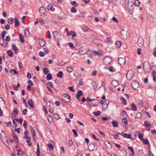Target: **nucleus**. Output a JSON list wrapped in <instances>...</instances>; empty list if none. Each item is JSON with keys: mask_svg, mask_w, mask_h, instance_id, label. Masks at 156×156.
<instances>
[{"mask_svg": "<svg viewBox=\"0 0 156 156\" xmlns=\"http://www.w3.org/2000/svg\"><path fill=\"white\" fill-rule=\"evenodd\" d=\"M119 37L123 39H126L129 37V33L126 30H121L119 32Z\"/></svg>", "mask_w": 156, "mask_h": 156, "instance_id": "nucleus-1", "label": "nucleus"}, {"mask_svg": "<svg viewBox=\"0 0 156 156\" xmlns=\"http://www.w3.org/2000/svg\"><path fill=\"white\" fill-rule=\"evenodd\" d=\"M62 102L67 103L69 102L71 100L70 97L67 94H63L61 96Z\"/></svg>", "mask_w": 156, "mask_h": 156, "instance_id": "nucleus-2", "label": "nucleus"}, {"mask_svg": "<svg viewBox=\"0 0 156 156\" xmlns=\"http://www.w3.org/2000/svg\"><path fill=\"white\" fill-rule=\"evenodd\" d=\"M88 51L90 52V50L87 47L84 46L81 47L79 50V52L81 55L88 54Z\"/></svg>", "mask_w": 156, "mask_h": 156, "instance_id": "nucleus-3", "label": "nucleus"}, {"mask_svg": "<svg viewBox=\"0 0 156 156\" xmlns=\"http://www.w3.org/2000/svg\"><path fill=\"white\" fill-rule=\"evenodd\" d=\"M134 76V72L131 70L128 71L126 74V77L127 79L129 80H131Z\"/></svg>", "mask_w": 156, "mask_h": 156, "instance_id": "nucleus-4", "label": "nucleus"}, {"mask_svg": "<svg viewBox=\"0 0 156 156\" xmlns=\"http://www.w3.org/2000/svg\"><path fill=\"white\" fill-rule=\"evenodd\" d=\"M40 14L41 16H46V9L43 6H41L40 8L39 9Z\"/></svg>", "mask_w": 156, "mask_h": 156, "instance_id": "nucleus-5", "label": "nucleus"}, {"mask_svg": "<svg viewBox=\"0 0 156 156\" xmlns=\"http://www.w3.org/2000/svg\"><path fill=\"white\" fill-rule=\"evenodd\" d=\"M123 136L125 138L131 139L132 140L135 139L136 137V136L135 134L133 135L132 136V135L130 134H128L127 133H124Z\"/></svg>", "mask_w": 156, "mask_h": 156, "instance_id": "nucleus-6", "label": "nucleus"}, {"mask_svg": "<svg viewBox=\"0 0 156 156\" xmlns=\"http://www.w3.org/2000/svg\"><path fill=\"white\" fill-rule=\"evenodd\" d=\"M111 62V59L108 57H105L103 61V63L106 65L110 64Z\"/></svg>", "mask_w": 156, "mask_h": 156, "instance_id": "nucleus-7", "label": "nucleus"}, {"mask_svg": "<svg viewBox=\"0 0 156 156\" xmlns=\"http://www.w3.org/2000/svg\"><path fill=\"white\" fill-rule=\"evenodd\" d=\"M131 86L133 89L136 90L139 87V83L136 81H133L131 83Z\"/></svg>", "mask_w": 156, "mask_h": 156, "instance_id": "nucleus-8", "label": "nucleus"}, {"mask_svg": "<svg viewBox=\"0 0 156 156\" xmlns=\"http://www.w3.org/2000/svg\"><path fill=\"white\" fill-rule=\"evenodd\" d=\"M133 6L132 4H128V9L130 14H132L134 12Z\"/></svg>", "mask_w": 156, "mask_h": 156, "instance_id": "nucleus-9", "label": "nucleus"}, {"mask_svg": "<svg viewBox=\"0 0 156 156\" xmlns=\"http://www.w3.org/2000/svg\"><path fill=\"white\" fill-rule=\"evenodd\" d=\"M86 99L87 100H88V101H94L95 102V104H94L93 105V106H94L97 105L99 103L98 100L97 99H91L90 98L87 97L86 98Z\"/></svg>", "mask_w": 156, "mask_h": 156, "instance_id": "nucleus-10", "label": "nucleus"}, {"mask_svg": "<svg viewBox=\"0 0 156 156\" xmlns=\"http://www.w3.org/2000/svg\"><path fill=\"white\" fill-rule=\"evenodd\" d=\"M150 64L148 62H145L143 63V67L144 70H147L149 68Z\"/></svg>", "mask_w": 156, "mask_h": 156, "instance_id": "nucleus-11", "label": "nucleus"}, {"mask_svg": "<svg viewBox=\"0 0 156 156\" xmlns=\"http://www.w3.org/2000/svg\"><path fill=\"white\" fill-rule=\"evenodd\" d=\"M137 43L139 47L142 46L144 44V41L143 39L141 38H139L137 40Z\"/></svg>", "mask_w": 156, "mask_h": 156, "instance_id": "nucleus-12", "label": "nucleus"}, {"mask_svg": "<svg viewBox=\"0 0 156 156\" xmlns=\"http://www.w3.org/2000/svg\"><path fill=\"white\" fill-rule=\"evenodd\" d=\"M118 62L121 65H123L125 63V59L124 58H119L118 59Z\"/></svg>", "mask_w": 156, "mask_h": 156, "instance_id": "nucleus-13", "label": "nucleus"}, {"mask_svg": "<svg viewBox=\"0 0 156 156\" xmlns=\"http://www.w3.org/2000/svg\"><path fill=\"white\" fill-rule=\"evenodd\" d=\"M37 39H38L39 40V44L41 46L43 47L44 45L45 44V42L44 39L39 38H37Z\"/></svg>", "mask_w": 156, "mask_h": 156, "instance_id": "nucleus-14", "label": "nucleus"}, {"mask_svg": "<svg viewBox=\"0 0 156 156\" xmlns=\"http://www.w3.org/2000/svg\"><path fill=\"white\" fill-rule=\"evenodd\" d=\"M95 148V145L93 143H90L88 147V149L90 151H93Z\"/></svg>", "mask_w": 156, "mask_h": 156, "instance_id": "nucleus-15", "label": "nucleus"}, {"mask_svg": "<svg viewBox=\"0 0 156 156\" xmlns=\"http://www.w3.org/2000/svg\"><path fill=\"white\" fill-rule=\"evenodd\" d=\"M93 41H94V43L97 46H99L101 45V41L100 40H97L94 39V40L93 39H92Z\"/></svg>", "mask_w": 156, "mask_h": 156, "instance_id": "nucleus-16", "label": "nucleus"}, {"mask_svg": "<svg viewBox=\"0 0 156 156\" xmlns=\"http://www.w3.org/2000/svg\"><path fill=\"white\" fill-rule=\"evenodd\" d=\"M105 144L108 148L109 149L112 147V145L108 141H105Z\"/></svg>", "mask_w": 156, "mask_h": 156, "instance_id": "nucleus-17", "label": "nucleus"}, {"mask_svg": "<svg viewBox=\"0 0 156 156\" xmlns=\"http://www.w3.org/2000/svg\"><path fill=\"white\" fill-rule=\"evenodd\" d=\"M47 9L48 10H50L51 11H55V9L53 7L52 5H47Z\"/></svg>", "mask_w": 156, "mask_h": 156, "instance_id": "nucleus-18", "label": "nucleus"}, {"mask_svg": "<svg viewBox=\"0 0 156 156\" xmlns=\"http://www.w3.org/2000/svg\"><path fill=\"white\" fill-rule=\"evenodd\" d=\"M25 136L24 138L27 140L30 139V137L28 136V131L26 130L24 132Z\"/></svg>", "mask_w": 156, "mask_h": 156, "instance_id": "nucleus-19", "label": "nucleus"}, {"mask_svg": "<svg viewBox=\"0 0 156 156\" xmlns=\"http://www.w3.org/2000/svg\"><path fill=\"white\" fill-rule=\"evenodd\" d=\"M111 138L112 140H115L117 139V133L111 135Z\"/></svg>", "mask_w": 156, "mask_h": 156, "instance_id": "nucleus-20", "label": "nucleus"}, {"mask_svg": "<svg viewBox=\"0 0 156 156\" xmlns=\"http://www.w3.org/2000/svg\"><path fill=\"white\" fill-rule=\"evenodd\" d=\"M28 104L30 107H31L32 108H34V107L33 105V101L32 100L30 99V100L28 101Z\"/></svg>", "mask_w": 156, "mask_h": 156, "instance_id": "nucleus-21", "label": "nucleus"}, {"mask_svg": "<svg viewBox=\"0 0 156 156\" xmlns=\"http://www.w3.org/2000/svg\"><path fill=\"white\" fill-rule=\"evenodd\" d=\"M112 85L115 87L117 86V81L115 80H113L112 82Z\"/></svg>", "mask_w": 156, "mask_h": 156, "instance_id": "nucleus-22", "label": "nucleus"}, {"mask_svg": "<svg viewBox=\"0 0 156 156\" xmlns=\"http://www.w3.org/2000/svg\"><path fill=\"white\" fill-rule=\"evenodd\" d=\"M131 109L133 111H136L137 110L136 105L134 104H132L131 105Z\"/></svg>", "mask_w": 156, "mask_h": 156, "instance_id": "nucleus-23", "label": "nucleus"}, {"mask_svg": "<svg viewBox=\"0 0 156 156\" xmlns=\"http://www.w3.org/2000/svg\"><path fill=\"white\" fill-rule=\"evenodd\" d=\"M70 34L72 36L73 38V37H75L76 36V34L73 30H72L70 31Z\"/></svg>", "mask_w": 156, "mask_h": 156, "instance_id": "nucleus-24", "label": "nucleus"}, {"mask_svg": "<svg viewBox=\"0 0 156 156\" xmlns=\"http://www.w3.org/2000/svg\"><path fill=\"white\" fill-rule=\"evenodd\" d=\"M8 55L10 57H12L13 55V53L11 50H9L7 51Z\"/></svg>", "mask_w": 156, "mask_h": 156, "instance_id": "nucleus-25", "label": "nucleus"}, {"mask_svg": "<svg viewBox=\"0 0 156 156\" xmlns=\"http://www.w3.org/2000/svg\"><path fill=\"white\" fill-rule=\"evenodd\" d=\"M20 38L19 40L21 41V43H23L24 42V41L23 39V37H22V35L21 33L19 34Z\"/></svg>", "mask_w": 156, "mask_h": 156, "instance_id": "nucleus-26", "label": "nucleus"}, {"mask_svg": "<svg viewBox=\"0 0 156 156\" xmlns=\"http://www.w3.org/2000/svg\"><path fill=\"white\" fill-rule=\"evenodd\" d=\"M144 123L145 124V126L146 127H149L151 126L150 122L148 121H145L144 122Z\"/></svg>", "mask_w": 156, "mask_h": 156, "instance_id": "nucleus-27", "label": "nucleus"}, {"mask_svg": "<svg viewBox=\"0 0 156 156\" xmlns=\"http://www.w3.org/2000/svg\"><path fill=\"white\" fill-rule=\"evenodd\" d=\"M12 47L15 52L17 53L18 50V48L16 47V45L14 44L12 45Z\"/></svg>", "mask_w": 156, "mask_h": 156, "instance_id": "nucleus-28", "label": "nucleus"}, {"mask_svg": "<svg viewBox=\"0 0 156 156\" xmlns=\"http://www.w3.org/2000/svg\"><path fill=\"white\" fill-rule=\"evenodd\" d=\"M8 22L9 24H12L14 22V20L12 18H9L8 20Z\"/></svg>", "mask_w": 156, "mask_h": 156, "instance_id": "nucleus-29", "label": "nucleus"}, {"mask_svg": "<svg viewBox=\"0 0 156 156\" xmlns=\"http://www.w3.org/2000/svg\"><path fill=\"white\" fill-rule=\"evenodd\" d=\"M13 137L14 140L16 142V143L18 142V138L17 136L15 134L13 135Z\"/></svg>", "mask_w": 156, "mask_h": 156, "instance_id": "nucleus-30", "label": "nucleus"}, {"mask_svg": "<svg viewBox=\"0 0 156 156\" xmlns=\"http://www.w3.org/2000/svg\"><path fill=\"white\" fill-rule=\"evenodd\" d=\"M63 75V72L62 71H59L58 72L57 74V76L58 77H59L61 78H62V76Z\"/></svg>", "mask_w": 156, "mask_h": 156, "instance_id": "nucleus-31", "label": "nucleus"}, {"mask_svg": "<svg viewBox=\"0 0 156 156\" xmlns=\"http://www.w3.org/2000/svg\"><path fill=\"white\" fill-rule=\"evenodd\" d=\"M24 33L25 35L26 36H28L30 35V33L29 32V29L28 28H26V29H25L24 31Z\"/></svg>", "mask_w": 156, "mask_h": 156, "instance_id": "nucleus-32", "label": "nucleus"}, {"mask_svg": "<svg viewBox=\"0 0 156 156\" xmlns=\"http://www.w3.org/2000/svg\"><path fill=\"white\" fill-rule=\"evenodd\" d=\"M43 72L44 74L47 75L49 72V70L47 68H44L43 69Z\"/></svg>", "mask_w": 156, "mask_h": 156, "instance_id": "nucleus-33", "label": "nucleus"}, {"mask_svg": "<svg viewBox=\"0 0 156 156\" xmlns=\"http://www.w3.org/2000/svg\"><path fill=\"white\" fill-rule=\"evenodd\" d=\"M120 99L122 101H123V103L125 105H127V101H126V99L125 98H124L123 97H122Z\"/></svg>", "mask_w": 156, "mask_h": 156, "instance_id": "nucleus-34", "label": "nucleus"}, {"mask_svg": "<svg viewBox=\"0 0 156 156\" xmlns=\"http://www.w3.org/2000/svg\"><path fill=\"white\" fill-rule=\"evenodd\" d=\"M6 31H2L1 33L2 37L3 40H5V39L4 38L6 34Z\"/></svg>", "mask_w": 156, "mask_h": 156, "instance_id": "nucleus-35", "label": "nucleus"}, {"mask_svg": "<svg viewBox=\"0 0 156 156\" xmlns=\"http://www.w3.org/2000/svg\"><path fill=\"white\" fill-rule=\"evenodd\" d=\"M122 122L125 125L127 124V120L126 118H123L122 119Z\"/></svg>", "mask_w": 156, "mask_h": 156, "instance_id": "nucleus-36", "label": "nucleus"}, {"mask_svg": "<svg viewBox=\"0 0 156 156\" xmlns=\"http://www.w3.org/2000/svg\"><path fill=\"white\" fill-rule=\"evenodd\" d=\"M14 120H16L17 122H19L21 124H22L23 119L22 118L20 119H17L15 118L14 119Z\"/></svg>", "mask_w": 156, "mask_h": 156, "instance_id": "nucleus-37", "label": "nucleus"}, {"mask_svg": "<svg viewBox=\"0 0 156 156\" xmlns=\"http://www.w3.org/2000/svg\"><path fill=\"white\" fill-rule=\"evenodd\" d=\"M70 11L72 13H75L77 12V10L75 7H73L71 8Z\"/></svg>", "mask_w": 156, "mask_h": 156, "instance_id": "nucleus-38", "label": "nucleus"}, {"mask_svg": "<svg viewBox=\"0 0 156 156\" xmlns=\"http://www.w3.org/2000/svg\"><path fill=\"white\" fill-rule=\"evenodd\" d=\"M134 4L136 6H139L140 4V2L138 0H136L134 3Z\"/></svg>", "mask_w": 156, "mask_h": 156, "instance_id": "nucleus-39", "label": "nucleus"}, {"mask_svg": "<svg viewBox=\"0 0 156 156\" xmlns=\"http://www.w3.org/2000/svg\"><path fill=\"white\" fill-rule=\"evenodd\" d=\"M13 112L14 114L18 115V111L16 108H15L13 109Z\"/></svg>", "mask_w": 156, "mask_h": 156, "instance_id": "nucleus-40", "label": "nucleus"}, {"mask_svg": "<svg viewBox=\"0 0 156 156\" xmlns=\"http://www.w3.org/2000/svg\"><path fill=\"white\" fill-rule=\"evenodd\" d=\"M83 94V92L82 90H79L77 92V94H76L77 96H81Z\"/></svg>", "mask_w": 156, "mask_h": 156, "instance_id": "nucleus-41", "label": "nucleus"}, {"mask_svg": "<svg viewBox=\"0 0 156 156\" xmlns=\"http://www.w3.org/2000/svg\"><path fill=\"white\" fill-rule=\"evenodd\" d=\"M46 78L48 80L51 79L52 78L51 75L50 73L48 74V75L46 76Z\"/></svg>", "mask_w": 156, "mask_h": 156, "instance_id": "nucleus-42", "label": "nucleus"}, {"mask_svg": "<svg viewBox=\"0 0 156 156\" xmlns=\"http://www.w3.org/2000/svg\"><path fill=\"white\" fill-rule=\"evenodd\" d=\"M67 45L71 48L74 49L75 47L73 46V44L72 43H69Z\"/></svg>", "mask_w": 156, "mask_h": 156, "instance_id": "nucleus-43", "label": "nucleus"}, {"mask_svg": "<svg viewBox=\"0 0 156 156\" xmlns=\"http://www.w3.org/2000/svg\"><path fill=\"white\" fill-rule=\"evenodd\" d=\"M82 29L84 31H87L88 30V27L86 25H83L82 27Z\"/></svg>", "mask_w": 156, "mask_h": 156, "instance_id": "nucleus-44", "label": "nucleus"}, {"mask_svg": "<svg viewBox=\"0 0 156 156\" xmlns=\"http://www.w3.org/2000/svg\"><path fill=\"white\" fill-rule=\"evenodd\" d=\"M106 39L109 44H110L112 43V40L110 37H108Z\"/></svg>", "mask_w": 156, "mask_h": 156, "instance_id": "nucleus-45", "label": "nucleus"}, {"mask_svg": "<svg viewBox=\"0 0 156 156\" xmlns=\"http://www.w3.org/2000/svg\"><path fill=\"white\" fill-rule=\"evenodd\" d=\"M67 71L69 73H71L73 71V69L71 67H67Z\"/></svg>", "mask_w": 156, "mask_h": 156, "instance_id": "nucleus-46", "label": "nucleus"}, {"mask_svg": "<svg viewBox=\"0 0 156 156\" xmlns=\"http://www.w3.org/2000/svg\"><path fill=\"white\" fill-rule=\"evenodd\" d=\"M54 118L55 119H58L60 118L59 115L57 114H55L53 115Z\"/></svg>", "mask_w": 156, "mask_h": 156, "instance_id": "nucleus-47", "label": "nucleus"}, {"mask_svg": "<svg viewBox=\"0 0 156 156\" xmlns=\"http://www.w3.org/2000/svg\"><path fill=\"white\" fill-rule=\"evenodd\" d=\"M48 120L49 122H52L53 121V118L51 117V116H50L49 115H48Z\"/></svg>", "mask_w": 156, "mask_h": 156, "instance_id": "nucleus-48", "label": "nucleus"}, {"mask_svg": "<svg viewBox=\"0 0 156 156\" xmlns=\"http://www.w3.org/2000/svg\"><path fill=\"white\" fill-rule=\"evenodd\" d=\"M93 114H94L95 115L98 116L100 115L101 112L100 111H98L96 112H93Z\"/></svg>", "mask_w": 156, "mask_h": 156, "instance_id": "nucleus-49", "label": "nucleus"}, {"mask_svg": "<svg viewBox=\"0 0 156 156\" xmlns=\"http://www.w3.org/2000/svg\"><path fill=\"white\" fill-rule=\"evenodd\" d=\"M112 123L113 127H117V122L116 121H112Z\"/></svg>", "mask_w": 156, "mask_h": 156, "instance_id": "nucleus-50", "label": "nucleus"}, {"mask_svg": "<svg viewBox=\"0 0 156 156\" xmlns=\"http://www.w3.org/2000/svg\"><path fill=\"white\" fill-rule=\"evenodd\" d=\"M142 116V114L141 112H138L136 114V117L137 118H140Z\"/></svg>", "mask_w": 156, "mask_h": 156, "instance_id": "nucleus-51", "label": "nucleus"}, {"mask_svg": "<svg viewBox=\"0 0 156 156\" xmlns=\"http://www.w3.org/2000/svg\"><path fill=\"white\" fill-rule=\"evenodd\" d=\"M143 143L146 144H148L149 143V141L147 139H143Z\"/></svg>", "mask_w": 156, "mask_h": 156, "instance_id": "nucleus-52", "label": "nucleus"}, {"mask_svg": "<svg viewBox=\"0 0 156 156\" xmlns=\"http://www.w3.org/2000/svg\"><path fill=\"white\" fill-rule=\"evenodd\" d=\"M108 69L109 71L111 72H114L115 70V69L112 66L109 67L108 68Z\"/></svg>", "mask_w": 156, "mask_h": 156, "instance_id": "nucleus-53", "label": "nucleus"}, {"mask_svg": "<svg viewBox=\"0 0 156 156\" xmlns=\"http://www.w3.org/2000/svg\"><path fill=\"white\" fill-rule=\"evenodd\" d=\"M48 147L50 150H52L53 149V147L52 144H49L48 145Z\"/></svg>", "mask_w": 156, "mask_h": 156, "instance_id": "nucleus-54", "label": "nucleus"}, {"mask_svg": "<svg viewBox=\"0 0 156 156\" xmlns=\"http://www.w3.org/2000/svg\"><path fill=\"white\" fill-rule=\"evenodd\" d=\"M98 130L101 135L103 137H104L105 136V135L104 133L101 131L99 129H98Z\"/></svg>", "mask_w": 156, "mask_h": 156, "instance_id": "nucleus-55", "label": "nucleus"}, {"mask_svg": "<svg viewBox=\"0 0 156 156\" xmlns=\"http://www.w3.org/2000/svg\"><path fill=\"white\" fill-rule=\"evenodd\" d=\"M108 102V101H103L102 100H101V101H100V103L101 104V105H103L104 103L105 102V103H106V104H105V105H106V107H107L108 106V104H107V103Z\"/></svg>", "mask_w": 156, "mask_h": 156, "instance_id": "nucleus-56", "label": "nucleus"}, {"mask_svg": "<svg viewBox=\"0 0 156 156\" xmlns=\"http://www.w3.org/2000/svg\"><path fill=\"white\" fill-rule=\"evenodd\" d=\"M138 137L141 140H143V136L141 133L139 134L138 135Z\"/></svg>", "mask_w": 156, "mask_h": 156, "instance_id": "nucleus-57", "label": "nucleus"}, {"mask_svg": "<svg viewBox=\"0 0 156 156\" xmlns=\"http://www.w3.org/2000/svg\"><path fill=\"white\" fill-rule=\"evenodd\" d=\"M30 139L27 140H26V142L28 143V145L29 146H30L32 145L31 143H30Z\"/></svg>", "mask_w": 156, "mask_h": 156, "instance_id": "nucleus-58", "label": "nucleus"}, {"mask_svg": "<svg viewBox=\"0 0 156 156\" xmlns=\"http://www.w3.org/2000/svg\"><path fill=\"white\" fill-rule=\"evenodd\" d=\"M65 63L63 62H59L58 63V64L59 66H63L65 65Z\"/></svg>", "mask_w": 156, "mask_h": 156, "instance_id": "nucleus-59", "label": "nucleus"}, {"mask_svg": "<svg viewBox=\"0 0 156 156\" xmlns=\"http://www.w3.org/2000/svg\"><path fill=\"white\" fill-rule=\"evenodd\" d=\"M39 55L41 57H43L44 56V53L42 51H41L39 52Z\"/></svg>", "mask_w": 156, "mask_h": 156, "instance_id": "nucleus-60", "label": "nucleus"}, {"mask_svg": "<svg viewBox=\"0 0 156 156\" xmlns=\"http://www.w3.org/2000/svg\"><path fill=\"white\" fill-rule=\"evenodd\" d=\"M128 149H129L131 151L133 154H134V151L133 148L132 147H128Z\"/></svg>", "mask_w": 156, "mask_h": 156, "instance_id": "nucleus-61", "label": "nucleus"}, {"mask_svg": "<svg viewBox=\"0 0 156 156\" xmlns=\"http://www.w3.org/2000/svg\"><path fill=\"white\" fill-rule=\"evenodd\" d=\"M72 132L76 136H78V135L76 131L74 129H73L72 130Z\"/></svg>", "mask_w": 156, "mask_h": 156, "instance_id": "nucleus-62", "label": "nucleus"}, {"mask_svg": "<svg viewBox=\"0 0 156 156\" xmlns=\"http://www.w3.org/2000/svg\"><path fill=\"white\" fill-rule=\"evenodd\" d=\"M138 105L139 107H142L144 105V103L142 101L140 102L139 103Z\"/></svg>", "mask_w": 156, "mask_h": 156, "instance_id": "nucleus-63", "label": "nucleus"}, {"mask_svg": "<svg viewBox=\"0 0 156 156\" xmlns=\"http://www.w3.org/2000/svg\"><path fill=\"white\" fill-rule=\"evenodd\" d=\"M122 45V43L120 41H118V48H120Z\"/></svg>", "mask_w": 156, "mask_h": 156, "instance_id": "nucleus-64", "label": "nucleus"}]
</instances>
